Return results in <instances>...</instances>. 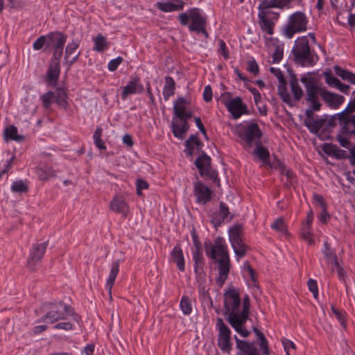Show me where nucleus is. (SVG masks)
<instances>
[{"mask_svg":"<svg viewBox=\"0 0 355 355\" xmlns=\"http://www.w3.org/2000/svg\"><path fill=\"white\" fill-rule=\"evenodd\" d=\"M224 315H227V321L243 337H248L250 331L244 327L241 320V302L237 289L231 286L224 293Z\"/></svg>","mask_w":355,"mask_h":355,"instance_id":"obj_1","label":"nucleus"},{"mask_svg":"<svg viewBox=\"0 0 355 355\" xmlns=\"http://www.w3.org/2000/svg\"><path fill=\"white\" fill-rule=\"evenodd\" d=\"M67 37L66 35L60 32H51L47 35V46H52L54 50L47 72L49 83L52 85H56L60 73V59L63 54Z\"/></svg>","mask_w":355,"mask_h":355,"instance_id":"obj_2","label":"nucleus"},{"mask_svg":"<svg viewBox=\"0 0 355 355\" xmlns=\"http://www.w3.org/2000/svg\"><path fill=\"white\" fill-rule=\"evenodd\" d=\"M43 309L46 312L41 320H48L54 323L60 320H65L66 315H71L73 320L79 322L80 316L74 313L73 309L62 302L55 303H46L43 304Z\"/></svg>","mask_w":355,"mask_h":355,"instance_id":"obj_3","label":"nucleus"},{"mask_svg":"<svg viewBox=\"0 0 355 355\" xmlns=\"http://www.w3.org/2000/svg\"><path fill=\"white\" fill-rule=\"evenodd\" d=\"M300 81L305 87V101L309 105H312L313 110H321L322 103L320 96L322 98L324 88L322 87L315 78L310 76H303Z\"/></svg>","mask_w":355,"mask_h":355,"instance_id":"obj_4","label":"nucleus"},{"mask_svg":"<svg viewBox=\"0 0 355 355\" xmlns=\"http://www.w3.org/2000/svg\"><path fill=\"white\" fill-rule=\"evenodd\" d=\"M294 61L302 67L313 66L315 64L309 40L306 36L298 38L292 49Z\"/></svg>","mask_w":355,"mask_h":355,"instance_id":"obj_5","label":"nucleus"},{"mask_svg":"<svg viewBox=\"0 0 355 355\" xmlns=\"http://www.w3.org/2000/svg\"><path fill=\"white\" fill-rule=\"evenodd\" d=\"M239 137L245 142V148L261 144V130L256 122L251 121L238 132Z\"/></svg>","mask_w":355,"mask_h":355,"instance_id":"obj_6","label":"nucleus"},{"mask_svg":"<svg viewBox=\"0 0 355 355\" xmlns=\"http://www.w3.org/2000/svg\"><path fill=\"white\" fill-rule=\"evenodd\" d=\"M258 10V24L261 30L268 35H272L274 26L279 17V14L266 8L261 3H259Z\"/></svg>","mask_w":355,"mask_h":355,"instance_id":"obj_7","label":"nucleus"},{"mask_svg":"<svg viewBox=\"0 0 355 355\" xmlns=\"http://www.w3.org/2000/svg\"><path fill=\"white\" fill-rule=\"evenodd\" d=\"M308 19L302 12H295L289 16L288 24L284 29V35L291 39L295 33L305 31Z\"/></svg>","mask_w":355,"mask_h":355,"instance_id":"obj_8","label":"nucleus"},{"mask_svg":"<svg viewBox=\"0 0 355 355\" xmlns=\"http://www.w3.org/2000/svg\"><path fill=\"white\" fill-rule=\"evenodd\" d=\"M196 166L200 172L201 176H206L213 181V182L220 186V179L216 171L211 168V159L204 151L196 159Z\"/></svg>","mask_w":355,"mask_h":355,"instance_id":"obj_9","label":"nucleus"},{"mask_svg":"<svg viewBox=\"0 0 355 355\" xmlns=\"http://www.w3.org/2000/svg\"><path fill=\"white\" fill-rule=\"evenodd\" d=\"M205 252L207 257L214 260H216L217 256L220 258L229 257L228 252L224 245V240L221 237H218L214 245L206 244Z\"/></svg>","mask_w":355,"mask_h":355,"instance_id":"obj_10","label":"nucleus"},{"mask_svg":"<svg viewBox=\"0 0 355 355\" xmlns=\"http://www.w3.org/2000/svg\"><path fill=\"white\" fill-rule=\"evenodd\" d=\"M47 245L48 242L35 243L33 245L27 261V267L31 270L33 271L35 270L36 266L42 260L46 252Z\"/></svg>","mask_w":355,"mask_h":355,"instance_id":"obj_11","label":"nucleus"},{"mask_svg":"<svg viewBox=\"0 0 355 355\" xmlns=\"http://www.w3.org/2000/svg\"><path fill=\"white\" fill-rule=\"evenodd\" d=\"M233 217L234 216L230 214L227 206L223 202H220L219 211L215 212L211 215V220L214 227L217 228L222 223L231 221Z\"/></svg>","mask_w":355,"mask_h":355,"instance_id":"obj_12","label":"nucleus"},{"mask_svg":"<svg viewBox=\"0 0 355 355\" xmlns=\"http://www.w3.org/2000/svg\"><path fill=\"white\" fill-rule=\"evenodd\" d=\"M223 103L234 119H237L242 114L248 113L247 106L243 103L241 97H236L229 102H223Z\"/></svg>","mask_w":355,"mask_h":355,"instance_id":"obj_13","label":"nucleus"},{"mask_svg":"<svg viewBox=\"0 0 355 355\" xmlns=\"http://www.w3.org/2000/svg\"><path fill=\"white\" fill-rule=\"evenodd\" d=\"M194 195L197 198V202L205 205L211 198V190L205 185L201 181L197 180L194 182Z\"/></svg>","mask_w":355,"mask_h":355,"instance_id":"obj_14","label":"nucleus"},{"mask_svg":"<svg viewBox=\"0 0 355 355\" xmlns=\"http://www.w3.org/2000/svg\"><path fill=\"white\" fill-rule=\"evenodd\" d=\"M190 17L191 23L189 25V30L200 33L203 26H207L205 17L201 15L200 10L197 8L190 9Z\"/></svg>","mask_w":355,"mask_h":355,"instance_id":"obj_15","label":"nucleus"},{"mask_svg":"<svg viewBox=\"0 0 355 355\" xmlns=\"http://www.w3.org/2000/svg\"><path fill=\"white\" fill-rule=\"evenodd\" d=\"M144 91L143 85L140 83V79L137 76L131 77L128 83L123 87L121 98L125 100L130 94H141Z\"/></svg>","mask_w":355,"mask_h":355,"instance_id":"obj_16","label":"nucleus"},{"mask_svg":"<svg viewBox=\"0 0 355 355\" xmlns=\"http://www.w3.org/2000/svg\"><path fill=\"white\" fill-rule=\"evenodd\" d=\"M218 263L219 276L216 279L218 284L222 286L227 278L230 272V261L229 257L216 259Z\"/></svg>","mask_w":355,"mask_h":355,"instance_id":"obj_17","label":"nucleus"},{"mask_svg":"<svg viewBox=\"0 0 355 355\" xmlns=\"http://www.w3.org/2000/svg\"><path fill=\"white\" fill-rule=\"evenodd\" d=\"M278 73L279 75H277V77L279 80V85L277 87L278 94L280 96L284 103H286L289 106H293V103L292 98L287 92L286 80L280 70H278Z\"/></svg>","mask_w":355,"mask_h":355,"instance_id":"obj_18","label":"nucleus"},{"mask_svg":"<svg viewBox=\"0 0 355 355\" xmlns=\"http://www.w3.org/2000/svg\"><path fill=\"white\" fill-rule=\"evenodd\" d=\"M78 47L79 43L76 41H72L66 46L64 60L66 63L69 65V67L78 60L80 55V52L78 51L74 55V56L71 58V56L76 52Z\"/></svg>","mask_w":355,"mask_h":355,"instance_id":"obj_19","label":"nucleus"},{"mask_svg":"<svg viewBox=\"0 0 355 355\" xmlns=\"http://www.w3.org/2000/svg\"><path fill=\"white\" fill-rule=\"evenodd\" d=\"M110 208L112 211L121 214L124 217H126L129 212V207L121 196L114 197L110 204Z\"/></svg>","mask_w":355,"mask_h":355,"instance_id":"obj_20","label":"nucleus"},{"mask_svg":"<svg viewBox=\"0 0 355 355\" xmlns=\"http://www.w3.org/2000/svg\"><path fill=\"white\" fill-rule=\"evenodd\" d=\"M322 99L331 108L337 109L345 101L344 96L327 91L324 88Z\"/></svg>","mask_w":355,"mask_h":355,"instance_id":"obj_21","label":"nucleus"},{"mask_svg":"<svg viewBox=\"0 0 355 355\" xmlns=\"http://www.w3.org/2000/svg\"><path fill=\"white\" fill-rule=\"evenodd\" d=\"M236 347L239 349L240 354L245 355H260L254 343H249L241 340L234 336Z\"/></svg>","mask_w":355,"mask_h":355,"instance_id":"obj_22","label":"nucleus"},{"mask_svg":"<svg viewBox=\"0 0 355 355\" xmlns=\"http://www.w3.org/2000/svg\"><path fill=\"white\" fill-rule=\"evenodd\" d=\"M180 122L182 123L181 125L175 122V117H173L171 128L173 135L177 138L182 139L189 129V125L187 121H180Z\"/></svg>","mask_w":355,"mask_h":355,"instance_id":"obj_23","label":"nucleus"},{"mask_svg":"<svg viewBox=\"0 0 355 355\" xmlns=\"http://www.w3.org/2000/svg\"><path fill=\"white\" fill-rule=\"evenodd\" d=\"M119 261L117 260L116 261H114L112 263L111 270H110L109 277H108V278L107 279V282H106V287L109 291L110 300H112V293H111L112 288L114 284V282H115L116 277L119 273Z\"/></svg>","mask_w":355,"mask_h":355,"instance_id":"obj_24","label":"nucleus"},{"mask_svg":"<svg viewBox=\"0 0 355 355\" xmlns=\"http://www.w3.org/2000/svg\"><path fill=\"white\" fill-rule=\"evenodd\" d=\"M184 2L181 0H177L176 3L173 2H157L156 7L163 12H173L180 10L183 8Z\"/></svg>","mask_w":355,"mask_h":355,"instance_id":"obj_25","label":"nucleus"},{"mask_svg":"<svg viewBox=\"0 0 355 355\" xmlns=\"http://www.w3.org/2000/svg\"><path fill=\"white\" fill-rule=\"evenodd\" d=\"M326 119L322 118L311 119L309 120H304V125L309 129L313 134H318L319 130L324 125Z\"/></svg>","mask_w":355,"mask_h":355,"instance_id":"obj_26","label":"nucleus"},{"mask_svg":"<svg viewBox=\"0 0 355 355\" xmlns=\"http://www.w3.org/2000/svg\"><path fill=\"white\" fill-rule=\"evenodd\" d=\"M171 257L176 263L178 269L183 272L184 270V259L182 250L179 245L175 246L172 250Z\"/></svg>","mask_w":355,"mask_h":355,"instance_id":"obj_27","label":"nucleus"},{"mask_svg":"<svg viewBox=\"0 0 355 355\" xmlns=\"http://www.w3.org/2000/svg\"><path fill=\"white\" fill-rule=\"evenodd\" d=\"M175 83L171 76L165 77V85L163 88V96L165 101H167L170 96L175 94Z\"/></svg>","mask_w":355,"mask_h":355,"instance_id":"obj_28","label":"nucleus"},{"mask_svg":"<svg viewBox=\"0 0 355 355\" xmlns=\"http://www.w3.org/2000/svg\"><path fill=\"white\" fill-rule=\"evenodd\" d=\"M193 259L195 262L194 271L196 273H200L205 263L202 248H195L193 251Z\"/></svg>","mask_w":355,"mask_h":355,"instance_id":"obj_29","label":"nucleus"},{"mask_svg":"<svg viewBox=\"0 0 355 355\" xmlns=\"http://www.w3.org/2000/svg\"><path fill=\"white\" fill-rule=\"evenodd\" d=\"M290 87L291 92L293 94L294 99L296 101H300L304 95V92L300 86L298 80L295 76H291L290 80Z\"/></svg>","mask_w":355,"mask_h":355,"instance_id":"obj_30","label":"nucleus"},{"mask_svg":"<svg viewBox=\"0 0 355 355\" xmlns=\"http://www.w3.org/2000/svg\"><path fill=\"white\" fill-rule=\"evenodd\" d=\"M187 104H189V102L184 97H179L174 102L173 112L175 117L178 118V116H180L182 114L187 110L186 106Z\"/></svg>","mask_w":355,"mask_h":355,"instance_id":"obj_31","label":"nucleus"},{"mask_svg":"<svg viewBox=\"0 0 355 355\" xmlns=\"http://www.w3.org/2000/svg\"><path fill=\"white\" fill-rule=\"evenodd\" d=\"M191 142H193L198 150H201L203 144L198 139L196 135H191L185 141L186 154L187 156L192 157V150L191 149Z\"/></svg>","mask_w":355,"mask_h":355,"instance_id":"obj_32","label":"nucleus"},{"mask_svg":"<svg viewBox=\"0 0 355 355\" xmlns=\"http://www.w3.org/2000/svg\"><path fill=\"white\" fill-rule=\"evenodd\" d=\"M4 137L6 140L21 141L24 139L23 135H19L17 134V128L15 125H10L5 129Z\"/></svg>","mask_w":355,"mask_h":355,"instance_id":"obj_33","label":"nucleus"},{"mask_svg":"<svg viewBox=\"0 0 355 355\" xmlns=\"http://www.w3.org/2000/svg\"><path fill=\"white\" fill-rule=\"evenodd\" d=\"M334 71L336 74L340 76L343 80H347L352 84L355 85V73H353L346 69H342L338 65L334 67Z\"/></svg>","mask_w":355,"mask_h":355,"instance_id":"obj_34","label":"nucleus"},{"mask_svg":"<svg viewBox=\"0 0 355 355\" xmlns=\"http://www.w3.org/2000/svg\"><path fill=\"white\" fill-rule=\"evenodd\" d=\"M236 255L241 258L245 255L248 247L243 243V239H239L231 242Z\"/></svg>","mask_w":355,"mask_h":355,"instance_id":"obj_35","label":"nucleus"},{"mask_svg":"<svg viewBox=\"0 0 355 355\" xmlns=\"http://www.w3.org/2000/svg\"><path fill=\"white\" fill-rule=\"evenodd\" d=\"M67 98L68 96L65 89L61 87L57 89L55 94V99L59 106L65 109L68 105Z\"/></svg>","mask_w":355,"mask_h":355,"instance_id":"obj_36","label":"nucleus"},{"mask_svg":"<svg viewBox=\"0 0 355 355\" xmlns=\"http://www.w3.org/2000/svg\"><path fill=\"white\" fill-rule=\"evenodd\" d=\"M255 146L256 148L253 151V154L257 156L263 163L268 164L270 155L268 150L266 147L263 146L261 143Z\"/></svg>","mask_w":355,"mask_h":355,"instance_id":"obj_37","label":"nucleus"},{"mask_svg":"<svg viewBox=\"0 0 355 355\" xmlns=\"http://www.w3.org/2000/svg\"><path fill=\"white\" fill-rule=\"evenodd\" d=\"M216 327L219 331L218 338H230L231 331L230 328L225 324L222 318H217Z\"/></svg>","mask_w":355,"mask_h":355,"instance_id":"obj_38","label":"nucleus"},{"mask_svg":"<svg viewBox=\"0 0 355 355\" xmlns=\"http://www.w3.org/2000/svg\"><path fill=\"white\" fill-rule=\"evenodd\" d=\"M36 172L39 178L42 180H46L55 176V173L52 168L47 166L37 168Z\"/></svg>","mask_w":355,"mask_h":355,"instance_id":"obj_39","label":"nucleus"},{"mask_svg":"<svg viewBox=\"0 0 355 355\" xmlns=\"http://www.w3.org/2000/svg\"><path fill=\"white\" fill-rule=\"evenodd\" d=\"M250 306V298L246 295L243 300L240 318V320H243L244 322V324H245L247 320L248 319Z\"/></svg>","mask_w":355,"mask_h":355,"instance_id":"obj_40","label":"nucleus"},{"mask_svg":"<svg viewBox=\"0 0 355 355\" xmlns=\"http://www.w3.org/2000/svg\"><path fill=\"white\" fill-rule=\"evenodd\" d=\"M107 48V44L106 39L101 34H99L94 39V49L97 51H103L104 49Z\"/></svg>","mask_w":355,"mask_h":355,"instance_id":"obj_41","label":"nucleus"},{"mask_svg":"<svg viewBox=\"0 0 355 355\" xmlns=\"http://www.w3.org/2000/svg\"><path fill=\"white\" fill-rule=\"evenodd\" d=\"M180 306L184 314L189 315L191 313V303L188 296H183L182 297Z\"/></svg>","mask_w":355,"mask_h":355,"instance_id":"obj_42","label":"nucleus"},{"mask_svg":"<svg viewBox=\"0 0 355 355\" xmlns=\"http://www.w3.org/2000/svg\"><path fill=\"white\" fill-rule=\"evenodd\" d=\"M218 345L222 352L229 353L232 349L230 338H218Z\"/></svg>","mask_w":355,"mask_h":355,"instance_id":"obj_43","label":"nucleus"},{"mask_svg":"<svg viewBox=\"0 0 355 355\" xmlns=\"http://www.w3.org/2000/svg\"><path fill=\"white\" fill-rule=\"evenodd\" d=\"M331 309L336 319L340 322V325L344 329H345L347 327V323L345 320L346 313L345 311L336 309L334 305H331Z\"/></svg>","mask_w":355,"mask_h":355,"instance_id":"obj_44","label":"nucleus"},{"mask_svg":"<svg viewBox=\"0 0 355 355\" xmlns=\"http://www.w3.org/2000/svg\"><path fill=\"white\" fill-rule=\"evenodd\" d=\"M241 229L242 227L241 225H234L233 227L230 229L229 234L230 242L242 239L241 234Z\"/></svg>","mask_w":355,"mask_h":355,"instance_id":"obj_45","label":"nucleus"},{"mask_svg":"<svg viewBox=\"0 0 355 355\" xmlns=\"http://www.w3.org/2000/svg\"><path fill=\"white\" fill-rule=\"evenodd\" d=\"M55 93L49 92L42 96L43 106L46 110L50 108L51 103L55 101Z\"/></svg>","mask_w":355,"mask_h":355,"instance_id":"obj_46","label":"nucleus"},{"mask_svg":"<svg viewBox=\"0 0 355 355\" xmlns=\"http://www.w3.org/2000/svg\"><path fill=\"white\" fill-rule=\"evenodd\" d=\"M271 227L273 230L279 231L284 234L287 233V228L285 225L284 220L282 218H278L275 223L271 225Z\"/></svg>","mask_w":355,"mask_h":355,"instance_id":"obj_47","label":"nucleus"},{"mask_svg":"<svg viewBox=\"0 0 355 355\" xmlns=\"http://www.w3.org/2000/svg\"><path fill=\"white\" fill-rule=\"evenodd\" d=\"M12 191L16 193L26 192L28 191V187L22 181L14 182L12 187Z\"/></svg>","mask_w":355,"mask_h":355,"instance_id":"obj_48","label":"nucleus"},{"mask_svg":"<svg viewBox=\"0 0 355 355\" xmlns=\"http://www.w3.org/2000/svg\"><path fill=\"white\" fill-rule=\"evenodd\" d=\"M326 83L330 87H336L340 80L334 76L331 72H324V73Z\"/></svg>","mask_w":355,"mask_h":355,"instance_id":"obj_49","label":"nucleus"},{"mask_svg":"<svg viewBox=\"0 0 355 355\" xmlns=\"http://www.w3.org/2000/svg\"><path fill=\"white\" fill-rule=\"evenodd\" d=\"M345 115L344 112H340L338 114V121L340 124L342 125L341 128V132L343 134H347L348 132V124H349V122H347Z\"/></svg>","mask_w":355,"mask_h":355,"instance_id":"obj_50","label":"nucleus"},{"mask_svg":"<svg viewBox=\"0 0 355 355\" xmlns=\"http://www.w3.org/2000/svg\"><path fill=\"white\" fill-rule=\"evenodd\" d=\"M338 148L336 145L332 144H324L322 149L326 154L335 157Z\"/></svg>","mask_w":355,"mask_h":355,"instance_id":"obj_51","label":"nucleus"},{"mask_svg":"<svg viewBox=\"0 0 355 355\" xmlns=\"http://www.w3.org/2000/svg\"><path fill=\"white\" fill-rule=\"evenodd\" d=\"M301 236L304 241H307L309 245L313 243V240L311 238L310 227L304 226L302 228Z\"/></svg>","mask_w":355,"mask_h":355,"instance_id":"obj_52","label":"nucleus"},{"mask_svg":"<svg viewBox=\"0 0 355 355\" xmlns=\"http://www.w3.org/2000/svg\"><path fill=\"white\" fill-rule=\"evenodd\" d=\"M247 69L254 75H257L259 73V66L254 58L248 60Z\"/></svg>","mask_w":355,"mask_h":355,"instance_id":"obj_53","label":"nucleus"},{"mask_svg":"<svg viewBox=\"0 0 355 355\" xmlns=\"http://www.w3.org/2000/svg\"><path fill=\"white\" fill-rule=\"evenodd\" d=\"M307 284H308L309 289L313 293V297L315 298H317L318 296L317 282L314 279H309L307 282Z\"/></svg>","mask_w":355,"mask_h":355,"instance_id":"obj_54","label":"nucleus"},{"mask_svg":"<svg viewBox=\"0 0 355 355\" xmlns=\"http://www.w3.org/2000/svg\"><path fill=\"white\" fill-rule=\"evenodd\" d=\"M47 37H45L44 35L40 36L33 43V49L35 50L41 49L46 43L47 44Z\"/></svg>","mask_w":355,"mask_h":355,"instance_id":"obj_55","label":"nucleus"},{"mask_svg":"<svg viewBox=\"0 0 355 355\" xmlns=\"http://www.w3.org/2000/svg\"><path fill=\"white\" fill-rule=\"evenodd\" d=\"M55 329H63L66 331L71 330L73 324L71 322H61L54 325Z\"/></svg>","mask_w":355,"mask_h":355,"instance_id":"obj_56","label":"nucleus"},{"mask_svg":"<svg viewBox=\"0 0 355 355\" xmlns=\"http://www.w3.org/2000/svg\"><path fill=\"white\" fill-rule=\"evenodd\" d=\"M122 61H123V58L120 57V56L117 57L115 59L112 60L108 63V69L111 71H115L117 69V67H119V65L122 62Z\"/></svg>","mask_w":355,"mask_h":355,"instance_id":"obj_57","label":"nucleus"},{"mask_svg":"<svg viewBox=\"0 0 355 355\" xmlns=\"http://www.w3.org/2000/svg\"><path fill=\"white\" fill-rule=\"evenodd\" d=\"M283 58V49L277 46L272 54L273 62H279Z\"/></svg>","mask_w":355,"mask_h":355,"instance_id":"obj_58","label":"nucleus"},{"mask_svg":"<svg viewBox=\"0 0 355 355\" xmlns=\"http://www.w3.org/2000/svg\"><path fill=\"white\" fill-rule=\"evenodd\" d=\"M218 53H220L221 55H223V56L225 59L227 60L229 58V53H228V50L226 47L225 42L222 40H219Z\"/></svg>","mask_w":355,"mask_h":355,"instance_id":"obj_59","label":"nucleus"},{"mask_svg":"<svg viewBox=\"0 0 355 355\" xmlns=\"http://www.w3.org/2000/svg\"><path fill=\"white\" fill-rule=\"evenodd\" d=\"M324 250L323 251V253L324 254L326 258L331 259L332 258H335L336 254H335L334 251L332 250L330 248V245L325 242L324 243Z\"/></svg>","mask_w":355,"mask_h":355,"instance_id":"obj_60","label":"nucleus"},{"mask_svg":"<svg viewBox=\"0 0 355 355\" xmlns=\"http://www.w3.org/2000/svg\"><path fill=\"white\" fill-rule=\"evenodd\" d=\"M203 99L205 102H209L212 100V89L211 86H205L203 92Z\"/></svg>","mask_w":355,"mask_h":355,"instance_id":"obj_61","label":"nucleus"},{"mask_svg":"<svg viewBox=\"0 0 355 355\" xmlns=\"http://www.w3.org/2000/svg\"><path fill=\"white\" fill-rule=\"evenodd\" d=\"M148 187V184L146 181L144 180H137V195L141 196V190L147 189Z\"/></svg>","mask_w":355,"mask_h":355,"instance_id":"obj_62","label":"nucleus"},{"mask_svg":"<svg viewBox=\"0 0 355 355\" xmlns=\"http://www.w3.org/2000/svg\"><path fill=\"white\" fill-rule=\"evenodd\" d=\"M355 112V97L349 101L346 108L341 112L346 114H352Z\"/></svg>","mask_w":355,"mask_h":355,"instance_id":"obj_63","label":"nucleus"},{"mask_svg":"<svg viewBox=\"0 0 355 355\" xmlns=\"http://www.w3.org/2000/svg\"><path fill=\"white\" fill-rule=\"evenodd\" d=\"M259 346L263 354H269L268 343L266 338L260 340Z\"/></svg>","mask_w":355,"mask_h":355,"instance_id":"obj_64","label":"nucleus"}]
</instances>
